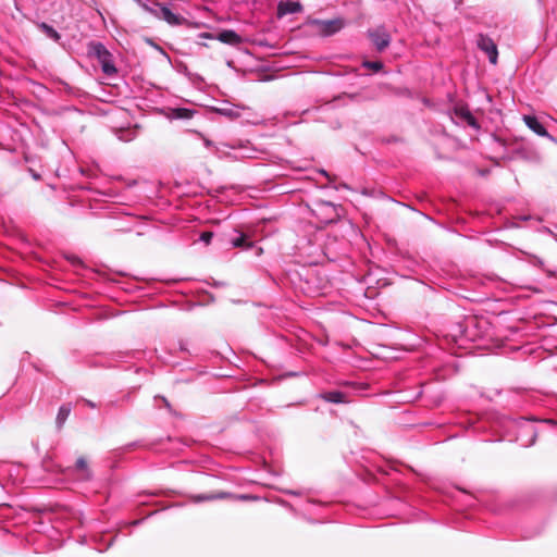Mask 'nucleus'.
Returning <instances> with one entry per match:
<instances>
[{"mask_svg":"<svg viewBox=\"0 0 557 557\" xmlns=\"http://www.w3.org/2000/svg\"><path fill=\"white\" fill-rule=\"evenodd\" d=\"M532 436H533V438H532V442H531V444H533V443H534V441H535V436H536V433H535V431H532Z\"/></svg>","mask_w":557,"mask_h":557,"instance_id":"c85d7f7f","label":"nucleus"},{"mask_svg":"<svg viewBox=\"0 0 557 557\" xmlns=\"http://www.w3.org/2000/svg\"><path fill=\"white\" fill-rule=\"evenodd\" d=\"M530 262L544 270V261L541 258L533 256Z\"/></svg>","mask_w":557,"mask_h":557,"instance_id":"412c9836","label":"nucleus"},{"mask_svg":"<svg viewBox=\"0 0 557 557\" xmlns=\"http://www.w3.org/2000/svg\"><path fill=\"white\" fill-rule=\"evenodd\" d=\"M39 28L50 39H52L54 41H59L60 40V38H61L60 34L52 26L48 25L47 23H41L39 25Z\"/></svg>","mask_w":557,"mask_h":557,"instance_id":"2eb2a0df","label":"nucleus"},{"mask_svg":"<svg viewBox=\"0 0 557 557\" xmlns=\"http://www.w3.org/2000/svg\"><path fill=\"white\" fill-rule=\"evenodd\" d=\"M201 37L207 38V39H216V35H214L212 33H203V34H201Z\"/></svg>","mask_w":557,"mask_h":557,"instance_id":"5701e85b","label":"nucleus"},{"mask_svg":"<svg viewBox=\"0 0 557 557\" xmlns=\"http://www.w3.org/2000/svg\"><path fill=\"white\" fill-rule=\"evenodd\" d=\"M302 10V7L297 1H280L277 4V16L282 17L287 14L298 13Z\"/></svg>","mask_w":557,"mask_h":557,"instance_id":"0eeeda50","label":"nucleus"},{"mask_svg":"<svg viewBox=\"0 0 557 557\" xmlns=\"http://www.w3.org/2000/svg\"><path fill=\"white\" fill-rule=\"evenodd\" d=\"M363 65L368 69L375 71V72H379L383 67V64L379 61H366L363 63Z\"/></svg>","mask_w":557,"mask_h":557,"instance_id":"a211bd4d","label":"nucleus"},{"mask_svg":"<svg viewBox=\"0 0 557 557\" xmlns=\"http://www.w3.org/2000/svg\"><path fill=\"white\" fill-rule=\"evenodd\" d=\"M286 493L289 494V495H300V492L292 491V490L286 491Z\"/></svg>","mask_w":557,"mask_h":557,"instance_id":"a878e982","label":"nucleus"},{"mask_svg":"<svg viewBox=\"0 0 557 557\" xmlns=\"http://www.w3.org/2000/svg\"><path fill=\"white\" fill-rule=\"evenodd\" d=\"M312 25L317 27V30L322 36H332L338 33L345 25L343 18H334V20H313Z\"/></svg>","mask_w":557,"mask_h":557,"instance_id":"f03ea898","label":"nucleus"},{"mask_svg":"<svg viewBox=\"0 0 557 557\" xmlns=\"http://www.w3.org/2000/svg\"><path fill=\"white\" fill-rule=\"evenodd\" d=\"M140 7L148 13H150L151 15H153L154 17L158 18L159 16V13H158V9H161V4L160 2L156 1L153 2L151 5L150 4H147V3H139Z\"/></svg>","mask_w":557,"mask_h":557,"instance_id":"f3484780","label":"nucleus"},{"mask_svg":"<svg viewBox=\"0 0 557 557\" xmlns=\"http://www.w3.org/2000/svg\"><path fill=\"white\" fill-rule=\"evenodd\" d=\"M212 237H213V233L206 231L200 234L199 239L201 242H203L206 245H209L212 240Z\"/></svg>","mask_w":557,"mask_h":557,"instance_id":"6ab92c4d","label":"nucleus"},{"mask_svg":"<svg viewBox=\"0 0 557 557\" xmlns=\"http://www.w3.org/2000/svg\"><path fill=\"white\" fill-rule=\"evenodd\" d=\"M523 121L525 123V125L531 129L533 131L536 135L539 136H542V137H546L548 138L550 141L553 143H556L557 144V139L552 136L547 131L546 128L544 127V125L539 121V119L534 115H524L523 116Z\"/></svg>","mask_w":557,"mask_h":557,"instance_id":"39448f33","label":"nucleus"},{"mask_svg":"<svg viewBox=\"0 0 557 557\" xmlns=\"http://www.w3.org/2000/svg\"><path fill=\"white\" fill-rule=\"evenodd\" d=\"M71 410L72 408L70 404H64L59 408L55 419V424L59 430L62 429L63 424L65 423L66 419L71 413Z\"/></svg>","mask_w":557,"mask_h":557,"instance_id":"f8f14e48","label":"nucleus"},{"mask_svg":"<svg viewBox=\"0 0 557 557\" xmlns=\"http://www.w3.org/2000/svg\"><path fill=\"white\" fill-rule=\"evenodd\" d=\"M543 422H545V423H548V424H552V425H555V424H557V421H555V420H552V419H546V420H543Z\"/></svg>","mask_w":557,"mask_h":557,"instance_id":"393cba45","label":"nucleus"},{"mask_svg":"<svg viewBox=\"0 0 557 557\" xmlns=\"http://www.w3.org/2000/svg\"><path fill=\"white\" fill-rule=\"evenodd\" d=\"M476 46L481 51L486 53L488 61L492 64L497 63L498 50L496 44L492 38H490L486 35L480 34L476 39Z\"/></svg>","mask_w":557,"mask_h":557,"instance_id":"7ed1b4c3","label":"nucleus"},{"mask_svg":"<svg viewBox=\"0 0 557 557\" xmlns=\"http://www.w3.org/2000/svg\"><path fill=\"white\" fill-rule=\"evenodd\" d=\"M158 18L166 22L171 26H181L187 23L184 16L172 12V10L163 3L161 4V9H158Z\"/></svg>","mask_w":557,"mask_h":557,"instance_id":"20e7f679","label":"nucleus"},{"mask_svg":"<svg viewBox=\"0 0 557 557\" xmlns=\"http://www.w3.org/2000/svg\"><path fill=\"white\" fill-rule=\"evenodd\" d=\"M219 112L222 115H225L228 117H238L239 116V114L237 112H235L233 109L223 108V109H219Z\"/></svg>","mask_w":557,"mask_h":557,"instance_id":"aec40b11","label":"nucleus"},{"mask_svg":"<svg viewBox=\"0 0 557 557\" xmlns=\"http://www.w3.org/2000/svg\"><path fill=\"white\" fill-rule=\"evenodd\" d=\"M473 322H474V320H473V319H470V320H468V321H467V325H470V324H472Z\"/></svg>","mask_w":557,"mask_h":557,"instance_id":"473e14b6","label":"nucleus"},{"mask_svg":"<svg viewBox=\"0 0 557 557\" xmlns=\"http://www.w3.org/2000/svg\"><path fill=\"white\" fill-rule=\"evenodd\" d=\"M232 245L237 248L248 249L252 245L248 242L247 236L244 233H239V235L231 240Z\"/></svg>","mask_w":557,"mask_h":557,"instance_id":"dca6fc26","label":"nucleus"},{"mask_svg":"<svg viewBox=\"0 0 557 557\" xmlns=\"http://www.w3.org/2000/svg\"><path fill=\"white\" fill-rule=\"evenodd\" d=\"M548 275L553 276L554 272L547 271Z\"/></svg>","mask_w":557,"mask_h":557,"instance_id":"72a5a7b5","label":"nucleus"},{"mask_svg":"<svg viewBox=\"0 0 557 557\" xmlns=\"http://www.w3.org/2000/svg\"><path fill=\"white\" fill-rule=\"evenodd\" d=\"M72 472H78V479L82 481H88L92 476L91 471L84 457H79L76 460L75 466L72 469Z\"/></svg>","mask_w":557,"mask_h":557,"instance_id":"6e6552de","label":"nucleus"},{"mask_svg":"<svg viewBox=\"0 0 557 557\" xmlns=\"http://www.w3.org/2000/svg\"><path fill=\"white\" fill-rule=\"evenodd\" d=\"M321 398L332 404L346 403V394L341 391H329L321 394Z\"/></svg>","mask_w":557,"mask_h":557,"instance_id":"1a4fd4ad","label":"nucleus"},{"mask_svg":"<svg viewBox=\"0 0 557 557\" xmlns=\"http://www.w3.org/2000/svg\"><path fill=\"white\" fill-rule=\"evenodd\" d=\"M87 405H88L89 407H91V408H95V407H96V405H95L92 401H90V400H87Z\"/></svg>","mask_w":557,"mask_h":557,"instance_id":"cd10ccee","label":"nucleus"},{"mask_svg":"<svg viewBox=\"0 0 557 557\" xmlns=\"http://www.w3.org/2000/svg\"><path fill=\"white\" fill-rule=\"evenodd\" d=\"M89 53L97 58V60H100L101 58L106 57L109 52V50L104 47L103 44L97 41V42H90L89 45Z\"/></svg>","mask_w":557,"mask_h":557,"instance_id":"ddd939ff","label":"nucleus"},{"mask_svg":"<svg viewBox=\"0 0 557 557\" xmlns=\"http://www.w3.org/2000/svg\"><path fill=\"white\" fill-rule=\"evenodd\" d=\"M195 111L188 108H174L171 109L170 119L173 120H189L194 116Z\"/></svg>","mask_w":557,"mask_h":557,"instance_id":"9b49d317","label":"nucleus"},{"mask_svg":"<svg viewBox=\"0 0 557 557\" xmlns=\"http://www.w3.org/2000/svg\"><path fill=\"white\" fill-rule=\"evenodd\" d=\"M113 539H114V537H112V539L110 540V542L108 543V545H107V547H106L104 549L109 548V547L112 545V543H113Z\"/></svg>","mask_w":557,"mask_h":557,"instance_id":"7c9ffc66","label":"nucleus"},{"mask_svg":"<svg viewBox=\"0 0 557 557\" xmlns=\"http://www.w3.org/2000/svg\"><path fill=\"white\" fill-rule=\"evenodd\" d=\"M216 40L237 47L243 44V38L233 29H224L216 34Z\"/></svg>","mask_w":557,"mask_h":557,"instance_id":"423d86ee","label":"nucleus"},{"mask_svg":"<svg viewBox=\"0 0 557 557\" xmlns=\"http://www.w3.org/2000/svg\"><path fill=\"white\" fill-rule=\"evenodd\" d=\"M98 61H99V63L101 65L102 72L106 75L112 76V75H114L117 72V70H116V67L114 65V62H113L111 53H108L106 57L101 58Z\"/></svg>","mask_w":557,"mask_h":557,"instance_id":"9d476101","label":"nucleus"},{"mask_svg":"<svg viewBox=\"0 0 557 557\" xmlns=\"http://www.w3.org/2000/svg\"><path fill=\"white\" fill-rule=\"evenodd\" d=\"M320 172H321V174H323L324 176L330 177V176H329V174H327V172H326L325 170H321Z\"/></svg>","mask_w":557,"mask_h":557,"instance_id":"c756f323","label":"nucleus"},{"mask_svg":"<svg viewBox=\"0 0 557 557\" xmlns=\"http://www.w3.org/2000/svg\"><path fill=\"white\" fill-rule=\"evenodd\" d=\"M319 207L331 209L333 212H335V206L330 201H320L318 202Z\"/></svg>","mask_w":557,"mask_h":557,"instance_id":"4be33fe9","label":"nucleus"},{"mask_svg":"<svg viewBox=\"0 0 557 557\" xmlns=\"http://www.w3.org/2000/svg\"><path fill=\"white\" fill-rule=\"evenodd\" d=\"M126 133H127V132L123 131L119 138H120L121 140H125V141H129V140H132V138H133V137H126V136H124V134H126Z\"/></svg>","mask_w":557,"mask_h":557,"instance_id":"b1692460","label":"nucleus"},{"mask_svg":"<svg viewBox=\"0 0 557 557\" xmlns=\"http://www.w3.org/2000/svg\"><path fill=\"white\" fill-rule=\"evenodd\" d=\"M227 493L221 492V493H209V494H199L193 496V500L195 503H201V502H208V500H214V499H222L227 497Z\"/></svg>","mask_w":557,"mask_h":557,"instance_id":"4468645a","label":"nucleus"},{"mask_svg":"<svg viewBox=\"0 0 557 557\" xmlns=\"http://www.w3.org/2000/svg\"><path fill=\"white\" fill-rule=\"evenodd\" d=\"M162 400H163L164 405H165L168 408H170V407H171V406H170V403L168 401V399H165L164 397H162Z\"/></svg>","mask_w":557,"mask_h":557,"instance_id":"bb28decb","label":"nucleus"},{"mask_svg":"<svg viewBox=\"0 0 557 557\" xmlns=\"http://www.w3.org/2000/svg\"><path fill=\"white\" fill-rule=\"evenodd\" d=\"M368 37L370 38L375 49L380 52L384 51L392 41L391 34L384 26H377L375 28L369 29Z\"/></svg>","mask_w":557,"mask_h":557,"instance_id":"f257e3e1","label":"nucleus"},{"mask_svg":"<svg viewBox=\"0 0 557 557\" xmlns=\"http://www.w3.org/2000/svg\"><path fill=\"white\" fill-rule=\"evenodd\" d=\"M205 145H206L207 147H210V146H211V141H210V140H208V139H206V140H205Z\"/></svg>","mask_w":557,"mask_h":557,"instance_id":"2f4dec72","label":"nucleus"}]
</instances>
